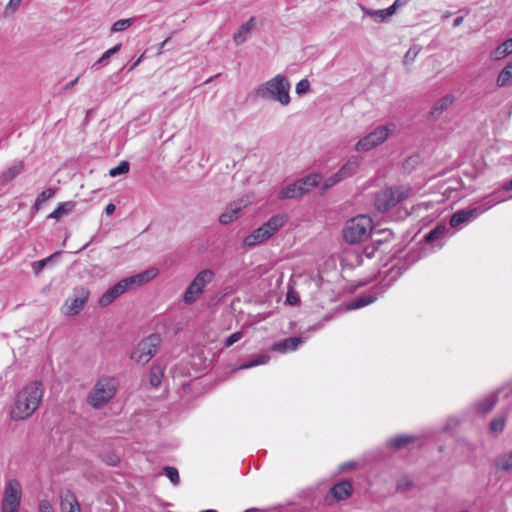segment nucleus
Listing matches in <instances>:
<instances>
[{"instance_id":"nucleus-62","label":"nucleus","mask_w":512,"mask_h":512,"mask_svg":"<svg viewBox=\"0 0 512 512\" xmlns=\"http://www.w3.org/2000/svg\"><path fill=\"white\" fill-rule=\"evenodd\" d=\"M510 40H512V37L510 38Z\"/></svg>"},{"instance_id":"nucleus-37","label":"nucleus","mask_w":512,"mask_h":512,"mask_svg":"<svg viewBox=\"0 0 512 512\" xmlns=\"http://www.w3.org/2000/svg\"><path fill=\"white\" fill-rule=\"evenodd\" d=\"M269 360H270V357L268 355L262 354V355L257 356L255 359H253L245 364H242L238 369L243 370V369H249V368H252V367H255L258 365H263V364L268 363Z\"/></svg>"},{"instance_id":"nucleus-1","label":"nucleus","mask_w":512,"mask_h":512,"mask_svg":"<svg viewBox=\"0 0 512 512\" xmlns=\"http://www.w3.org/2000/svg\"><path fill=\"white\" fill-rule=\"evenodd\" d=\"M43 398L42 383L34 381L25 386L17 395L10 410L11 418L24 420L39 407Z\"/></svg>"},{"instance_id":"nucleus-34","label":"nucleus","mask_w":512,"mask_h":512,"mask_svg":"<svg viewBox=\"0 0 512 512\" xmlns=\"http://www.w3.org/2000/svg\"><path fill=\"white\" fill-rule=\"evenodd\" d=\"M416 438L413 436L400 435L394 438H391L388 444L394 448H402L407 444L413 442Z\"/></svg>"},{"instance_id":"nucleus-20","label":"nucleus","mask_w":512,"mask_h":512,"mask_svg":"<svg viewBox=\"0 0 512 512\" xmlns=\"http://www.w3.org/2000/svg\"><path fill=\"white\" fill-rule=\"evenodd\" d=\"M398 1L399 0H396L393 5H391L390 7L386 8V9H381V10L364 9V12L366 15L370 16L377 22H383L395 13Z\"/></svg>"},{"instance_id":"nucleus-13","label":"nucleus","mask_w":512,"mask_h":512,"mask_svg":"<svg viewBox=\"0 0 512 512\" xmlns=\"http://www.w3.org/2000/svg\"><path fill=\"white\" fill-rule=\"evenodd\" d=\"M158 274V270L156 268H150L146 271H143L139 274L133 275L131 277L125 278L124 281L127 283L128 289L133 287L141 286L153 278H155Z\"/></svg>"},{"instance_id":"nucleus-16","label":"nucleus","mask_w":512,"mask_h":512,"mask_svg":"<svg viewBox=\"0 0 512 512\" xmlns=\"http://www.w3.org/2000/svg\"><path fill=\"white\" fill-rule=\"evenodd\" d=\"M256 26L255 17H251L247 22L242 24L238 31L234 34L233 40L236 45L244 43L251 35L252 31Z\"/></svg>"},{"instance_id":"nucleus-50","label":"nucleus","mask_w":512,"mask_h":512,"mask_svg":"<svg viewBox=\"0 0 512 512\" xmlns=\"http://www.w3.org/2000/svg\"><path fill=\"white\" fill-rule=\"evenodd\" d=\"M150 383L152 386L157 387L161 383V378L156 373H152L150 376Z\"/></svg>"},{"instance_id":"nucleus-49","label":"nucleus","mask_w":512,"mask_h":512,"mask_svg":"<svg viewBox=\"0 0 512 512\" xmlns=\"http://www.w3.org/2000/svg\"><path fill=\"white\" fill-rule=\"evenodd\" d=\"M21 0H10L6 6V11L14 12L20 5Z\"/></svg>"},{"instance_id":"nucleus-54","label":"nucleus","mask_w":512,"mask_h":512,"mask_svg":"<svg viewBox=\"0 0 512 512\" xmlns=\"http://www.w3.org/2000/svg\"><path fill=\"white\" fill-rule=\"evenodd\" d=\"M464 18L462 16H458L454 19L453 26L458 27L463 23Z\"/></svg>"},{"instance_id":"nucleus-18","label":"nucleus","mask_w":512,"mask_h":512,"mask_svg":"<svg viewBox=\"0 0 512 512\" xmlns=\"http://www.w3.org/2000/svg\"><path fill=\"white\" fill-rule=\"evenodd\" d=\"M61 512H81L80 504L76 496L66 491L61 495Z\"/></svg>"},{"instance_id":"nucleus-33","label":"nucleus","mask_w":512,"mask_h":512,"mask_svg":"<svg viewBox=\"0 0 512 512\" xmlns=\"http://www.w3.org/2000/svg\"><path fill=\"white\" fill-rule=\"evenodd\" d=\"M506 422V415L504 413L498 414L490 423V431L498 434L503 431Z\"/></svg>"},{"instance_id":"nucleus-45","label":"nucleus","mask_w":512,"mask_h":512,"mask_svg":"<svg viewBox=\"0 0 512 512\" xmlns=\"http://www.w3.org/2000/svg\"><path fill=\"white\" fill-rule=\"evenodd\" d=\"M310 88V83L307 79H302L296 85V93L301 95L306 93Z\"/></svg>"},{"instance_id":"nucleus-55","label":"nucleus","mask_w":512,"mask_h":512,"mask_svg":"<svg viewBox=\"0 0 512 512\" xmlns=\"http://www.w3.org/2000/svg\"><path fill=\"white\" fill-rule=\"evenodd\" d=\"M79 80V77H77L76 79H74L73 81H71L70 83H68L66 86H65V89H70L72 88Z\"/></svg>"},{"instance_id":"nucleus-31","label":"nucleus","mask_w":512,"mask_h":512,"mask_svg":"<svg viewBox=\"0 0 512 512\" xmlns=\"http://www.w3.org/2000/svg\"><path fill=\"white\" fill-rule=\"evenodd\" d=\"M497 402V396L495 394L485 397L477 404L478 412L486 414L490 412Z\"/></svg>"},{"instance_id":"nucleus-28","label":"nucleus","mask_w":512,"mask_h":512,"mask_svg":"<svg viewBox=\"0 0 512 512\" xmlns=\"http://www.w3.org/2000/svg\"><path fill=\"white\" fill-rule=\"evenodd\" d=\"M511 53H512V40L507 39L491 53V56L494 60H501Z\"/></svg>"},{"instance_id":"nucleus-14","label":"nucleus","mask_w":512,"mask_h":512,"mask_svg":"<svg viewBox=\"0 0 512 512\" xmlns=\"http://www.w3.org/2000/svg\"><path fill=\"white\" fill-rule=\"evenodd\" d=\"M288 217L286 214H277L272 216L261 227L266 234L271 238L278 230H280L287 222Z\"/></svg>"},{"instance_id":"nucleus-21","label":"nucleus","mask_w":512,"mask_h":512,"mask_svg":"<svg viewBox=\"0 0 512 512\" xmlns=\"http://www.w3.org/2000/svg\"><path fill=\"white\" fill-rule=\"evenodd\" d=\"M270 237L266 234L262 227L255 229L251 234L246 236L243 240V244L246 247H255L258 244L263 243Z\"/></svg>"},{"instance_id":"nucleus-40","label":"nucleus","mask_w":512,"mask_h":512,"mask_svg":"<svg viewBox=\"0 0 512 512\" xmlns=\"http://www.w3.org/2000/svg\"><path fill=\"white\" fill-rule=\"evenodd\" d=\"M420 51L421 47L419 45L411 46L404 56V64L409 65L413 63Z\"/></svg>"},{"instance_id":"nucleus-23","label":"nucleus","mask_w":512,"mask_h":512,"mask_svg":"<svg viewBox=\"0 0 512 512\" xmlns=\"http://www.w3.org/2000/svg\"><path fill=\"white\" fill-rule=\"evenodd\" d=\"M361 160L359 157L352 156L347 160V162L339 169L340 174L344 177V179L351 177L354 175L359 167Z\"/></svg>"},{"instance_id":"nucleus-3","label":"nucleus","mask_w":512,"mask_h":512,"mask_svg":"<svg viewBox=\"0 0 512 512\" xmlns=\"http://www.w3.org/2000/svg\"><path fill=\"white\" fill-rule=\"evenodd\" d=\"M372 228V220L368 215H358L346 222L342 231L343 239L349 244L363 242L369 238Z\"/></svg>"},{"instance_id":"nucleus-12","label":"nucleus","mask_w":512,"mask_h":512,"mask_svg":"<svg viewBox=\"0 0 512 512\" xmlns=\"http://www.w3.org/2000/svg\"><path fill=\"white\" fill-rule=\"evenodd\" d=\"M128 289L127 283H125L124 279L119 281L113 287L109 288L99 299V305L101 307H106L110 305L115 299H117L120 295L125 293Z\"/></svg>"},{"instance_id":"nucleus-58","label":"nucleus","mask_w":512,"mask_h":512,"mask_svg":"<svg viewBox=\"0 0 512 512\" xmlns=\"http://www.w3.org/2000/svg\"><path fill=\"white\" fill-rule=\"evenodd\" d=\"M169 40H170V38H167V39H165V40L160 44V50H161V49H163V48L166 46V44L169 42Z\"/></svg>"},{"instance_id":"nucleus-17","label":"nucleus","mask_w":512,"mask_h":512,"mask_svg":"<svg viewBox=\"0 0 512 512\" xmlns=\"http://www.w3.org/2000/svg\"><path fill=\"white\" fill-rule=\"evenodd\" d=\"M245 205L241 203H231L226 210L220 215L219 222L223 225H228L236 220Z\"/></svg>"},{"instance_id":"nucleus-60","label":"nucleus","mask_w":512,"mask_h":512,"mask_svg":"<svg viewBox=\"0 0 512 512\" xmlns=\"http://www.w3.org/2000/svg\"><path fill=\"white\" fill-rule=\"evenodd\" d=\"M316 329V326H312L309 328V330H315Z\"/></svg>"},{"instance_id":"nucleus-42","label":"nucleus","mask_w":512,"mask_h":512,"mask_svg":"<svg viewBox=\"0 0 512 512\" xmlns=\"http://www.w3.org/2000/svg\"><path fill=\"white\" fill-rule=\"evenodd\" d=\"M163 472L174 485L179 484V482H180L179 472L175 467L165 466L163 468Z\"/></svg>"},{"instance_id":"nucleus-24","label":"nucleus","mask_w":512,"mask_h":512,"mask_svg":"<svg viewBox=\"0 0 512 512\" xmlns=\"http://www.w3.org/2000/svg\"><path fill=\"white\" fill-rule=\"evenodd\" d=\"M303 194H305L303 188H301L299 182L296 181V182H294L292 184H289L286 187H284L281 190V192L279 194V197L281 199H291V198L300 197Z\"/></svg>"},{"instance_id":"nucleus-41","label":"nucleus","mask_w":512,"mask_h":512,"mask_svg":"<svg viewBox=\"0 0 512 512\" xmlns=\"http://www.w3.org/2000/svg\"><path fill=\"white\" fill-rule=\"evenodd\" d=\"M342 180H344V177L342 176V174H340V171L338 170V172L331 175L330 177H328L325 180L323 187H322L323 192L328 190L329 188L335 186L337 183L341 182Z\"/></svg>"},{"instance_id":"nucleus-6","label":"nucleus","mask_w":512,"mask_h":512,"mask_svg":"<svg viewBox=\"0 0 512 512\" xmlns=\"http://www.w3.org/2000/svg\"><path fill=\"white\" fill-rule=\"evenodd\" d=\"M215 278V273L211 269H204L200 271L191 283L186 288L183 301L187 305H191L197 301V299L204 292L205 287L213 281Z\"/></svg>"},{"instance_id":"nucleus-51","label":"nucleus","mask_w":512,"mask_h":512,"mask_svg":"<svg viewBox=\"0 0 512 512\" xmlns=\"http://www.w3.org/2000/svg\"><path fill=\"white\" fill-rule=\"evenodd\" d=\"M105 461L108 465L115 466L118 464L119 458L117 456L113 455V456H109Z\"/></svg>"},{"instance_id":"nucleus-47","label":"nucleus","mask_w":512,"mask_h":512,"mask_svg":"<svg viewBox=\"0 0 512 512\" xmlns=\"http://www.w3.org/2000/svg\"><path fill=\"white\" fill-rule=\"evenodd\" d=\"M39 512H55L48 500H42L39 503Z\"/></svg>"},{"instance_id":"nucleus-2","label":"nucleus","mask_w":512,"mask_h":512,"mask_svg":"<svg viewBox=\"0 0 512 512\" xmlns=\"http://www.w3.org/2000/svg\"><path fill=\"white\" fill-rule=\"evenodd\" d=\"M290 84L281 74L276 75L256 89V94L262 99L277 101L286 106L290 103Z\"/></svg>"},{"instance_id":"nucleus-9","label":"nucleus","mask_w":512,"mask_h":512,"mask_svg":"<svg viewBox=\"0 0 512 512\" xmlns=\"http://www.w3.org/2000/svg\"><path fill=\"white\" fill-rule=\"evenodd\" d=\"M395 125L388 124L378 126L365 137L361 138L355 145L357 151H369L372 148L382 144L388 136L394 131Z\"/></svg>"},{"instance_id":"nucleus-11","label":"nucleus","mask_w":512,"mask_h":512,"mask_svg":"<svg viewBox=\"0 0 512 512\" xmlns=\"http://www.w3.org/2000/svg\"><path fill=\"white\" fill-rule=\"evenodd\" d=\"M494 205H495L494 202H487V205L483 208L475 207V208L458 210L457 212H455L452 215V217L450 219V225L453 228H460L462 225L475 220L483 212L490 209Z\"/></svg>"},{"instance_id":"nucleus-39","label":"nucleus","mask_w":512,"mask_h":512,"mask_svg":"<svg viewBox=\"0 0 512 512\" xmlns=\"http://www.w3.org/2000/svg\"><path fill=\"white\" fill-rule=\"evenodd\" d=\"M133 22H134L133 18H126V19L117 20L112 25L111 31L114 32V33L124 31L127 28H129L133 24Z\"/></svg>"},{"instance_id":"nucleus-57","label":"nucleus","mask_w":512,"mask_h":512,"mask_svg":"<svg viewBox=\"0 0 512 512\" xmlns=\"http://www.w3.org/2000/svg\"><path fill=\"white\" fill-rule=\"evenodd\" d=\"M504 189L507 191L512 190V179L504 185Z\"/></svg>"},{"instance_id":"nucleus-59","label":"nucleus","mask_w":512,"mask_h":512,"mask_svg":"<svg viewBox=\"0 0 512 512\" xmlns=\"http://www.w3.org/2000/svg\"><path fill=\"white\" fill-rule=\"evenodd\" d=\"M202 512H217L216 510H204Z\"/></svg>"},{"instance_id":"nucleus-43","label":"nucleus","mask_w":512,"mask_h":512,"mask_svg":"<svg viewBox=\"0 0 512 512\" xmlns=\"http://www.w3.org/2000/svg\"><path fill=\"white\" fill-rule=\"evenodd\" d=\"M59 255V252L39 261L32 263V269L36 274H39L55 256Z\"/></svg>"},{"instance_id":"nucleus-25","label":"nucleus","mask_w":512,"mask_h":512,"mask_svg":"<svg viewBox=\"0 0 512 512\" xmlns=\"http://www.w3.org/2000/svg\"><path fill=\"white\" fill-rule=\"evenodd\" d=\"M76 206V203L73 201H66L59 203L57 208L49 214L48 218L59 220L63 216L70 214Z\"/></svg>"},{"instance_id":"nucleus-19","label":"nucleus","mask_w":512,"mask_h":512,"mask_svg":"<svg viewBox=\"0 0 512 512\" xmlns=\"http://www.w3.org/2000/svg\"><path fill=\"white\" fill-rule=\"evenodd\" d=\"M353 487L351 482L345 480L335 484L331 488V494L337 500H345L352 494Z\"/></svg>"},{"instance_id":"nucleus-32","label":"nucleus","mask_w":512,"mask_h":512,"mask_svg":"<svg viewBox=\"0 0 512 512\" xmlns=\"http://www.w3.org/2000/svg\"><path fill=\"white\" fill-rule=\"evenodd\" d=\"M497 468L509 472L512 470V451L499 456L496 460Z\"/></svg>"},{"instance_id":"nucleus-35","label":"nucleus","mask_w":512,"mask_h":512,"mask_svg":"<svg viewBox=\"0 0 512 512\" xmlns=\"http://www.w3.org/2000/svg\"><path fill=\"white\" fill-rule=\"evenodd\" d=\"M55 195V190L52 188H47L42 191L36 198L34 203V209L38 211L43 203L47 200L51 199Z\"/></svg>"},{"instance_id":"nucleus-44","label":"nucleus","mask_w":512,"mask_h":512,"mask_svg":"<svg viewBox=\"0 0 512 512\" xmlns=\"http://www.w3.org/2000/svg\"><path fill=\"white\" fill-rule=\"evenodd\" d=\"M129 171V163L127 161H121L118 166L110 169L109 175L116 177L121 174H125Z\"/></svg>"},{"instance_id":"nucleus-38","label":"nucleus","mask_w":512,"mask_h":512,"mask_svg":"<svg viewBox=\"0 0 512 512\" xmlns=\"http://www.w3.org/2000/svg\"><path fill=\"white\" fill-rule=\"evenodd\" d=\"M376 296H373V295H369V296H362V297H359L358 299H356L351 305H350V308L351 309H358V308H362V307H365L371 303H373L375 300H376Z\"/></svg>"},{"instance_id":"nucleus-26","label":"nucleus","mask_w":512,"mask_h":512,"mask_svg":"<svg viewBox=\"0 0 512 512\" xmlns=\"http://www.w3.org/2000/svg\"><path fill=\"white\" fill-rule=\"evenodd\" d=\"M455 98L451 94H447L444 97H442L440 100H438L435 105L433 106L431 110L432 116L436 117L439 116L443 111H445L452 103L454 102Z\"/></svg>"},{"instance_id":"nucleus-27","label":"nucleus","mask_w":512,"mask_h":512,"mask_svg":"<svg viewBox=\"0 0 512 512\" xmlns=\"http://www.w3.org/2000/svg\"><path fill=\"white\" fill-rule=\"evenodd\" d=\"M496 84L498 87H506L512 84V61L501 70Z\"/></svg>"},{"instance_id":"nucleus-22","label":"nucleus","mask_w":512,"mask_h":512,"mask_svg":"<svg viewBox=\"0 0 512 512\" xmlns=\"http://www.w3.org/2000/svg\"><path fill=\"white\" fill-rule=\"evenodd\" d=\"M24 170L23 162L18 161L0 174V184L5 185L21 174Z\"/></svg>"},{"instance_id":"nucleus-56","label":"nucleus","mask_w":512,"mask_h":512,"mask_svg":"<svg viewBox=\"0 0 512 512\" xmlns=\"http://www.w3.org/2000/svg\"><path fill=\"white\" fill-rule=\"evenodd\" d=\"M142 58H143V55H142L140 58H138V59H137V60L132 64V66L130 67V70H132V69H134L136 66H138V65H139V63L141 62Z\"/></svg>"},{"instance_id":"nucleus-7","label":"nucleus","mask_w":512,"mask_h":512,"mask_svg":"<svg viewBox=\"0 0 512 512\" xmlns=\"http://www.w3.org/2000/svg\"><path fill=\"white\" fill-rule=\"evenodd\" d=\"M161 344V337L158 334H151L143 339L131 353V359L138 364H146L156 354Z\"/></svg>"},{"instance_id":"nucleus-15","label":"nucleus","mask_w":512,"mask_h":512,"mask_svg":"<svg viewBox=\"0 0 512 512\" xmlns=\"http://www.w3.org/2000/svg\"><path fill=\"white\" fill-rule=\"evenodd\" d=\"M303 342L304 340L300 337H288L280 342L274 343L270 349L272 351L286 353L296 350Z\"/></svg>"},{"instance_id":"nucleus-46","label":"nucleus","mask_w":512,"mask_h":512,"mask_svg":"<svg viewBox=\"0 0 512 512\" xmlns=\"http://www.w3.org/2000/svg\"><path fill=\"white\" fill-rule=\"evenodd\" d=\"M243 337V333L241 331H237L233 334H231L226 340H225V347H230L234 343L238 342Z\"/></svg>"},{"instance_id":"nucleus-8","label":"nucleus","mask_w":512,"mask_h":512,"mask_svg":"<svg viewBox=\"0 0 512 512\" xmlns=\"http://www.w3.org/2000/svg\"><path fill=\"white\" fill-rule=\"evenodd\" d=\"M21 497L22 490L19 481L16 479L6 481L1 512H19Z\"/></svg>"},{"instance_id":"nucleus-53","label":"nucleus","mask_w":512,"mask_h":512,"mask_svg":"<svg viewBox=\"0 0 512 512\" xmlns=\"http://www.w3.org/2000/svg\"><path fill=\"white\" fill-rule=\"evenodd\" d=\"M355 467V462H346L341 466L342 470H351Z\"/></svg>"},{"instance_id":"nucleus-48","label":"nucleus","mask_w":512,"mask_h":512,"mask_svg":"<svg viewBox=\"0 0 512 512\" xmlns=\"http://www.w3.org/2000/svg\"><path fill=\"white\" fill-rule=\"evenodd\" d=\"M286 301L291 305H296L299 302V297L295 292L289 291L287 293Z\"/></svg>"},{"instance_id":"nucleus-4","label":"nucleus","mask_w":512,"mask_h":512,"mask_svg":"<svg viewBox=\"0 0 512 512\" xmlns=\"http://www.w3.org/2000/svg\"><path fill=\"white\" fill-rule=\"evenodd\" d=\"M117 391V382L114 378L100 379L88 396V403L94 408H101L108 403Z\"/></svg>"},{"instance_id":"nucleus-36","label":"nucleus","mask_w":512,"mask_h":512,"mask_svg":"<svg viewBox=\"0 0 512 512\" xmlns=\"http://www.w3.org/2000/svg\"><path fill=\"white\" fill-rule=\"evenodd\" d=\"M446 232V227L444 225H439L431 230L426 236L425 239L428 243H434L440 240Z\"/></svg>"},{"instance_id":"nucleus-5","label":"nucleus","mask_w":512,"mask_h":512,"mask_svg":"<svg viewBox=\"0 0 512 512\" xmlns=\"http://www.w3.org/2000/svg\"><path fill=\"white\" fill-rule=\"evenodd\" d=\"M409 193V188H384L375 195V207L380 212H386L406 199Z\"/></svg>"},{"instance_id":"nucleus-30","label":"nucleus","mask_w":512,"mask_h":512,"mask_svg":"<svg viewBox=\"0 0 512 512\" xmlns=\"http://www.w3.org/2000/svg\"><path fill=\"white\" fill-rule=\"evenodd\" d=\"M298 182L301 188H303L304 193H307L320 183V176L318 174H310L302 179H299Z\"/></svg>"},{"instance_id":"nucleus-10","label":"nucleus","mask_w":512,"mask_h":512,"mask_svg":"<svg viewBox=\"0 0 512 512\" xmlns=\"http://www.w3.org/2000/svg\"><path fill=\"white\" fill-rule=\"evenodd\" d=\"M89 296L90 291L87 287L76 286L72 296L65 301L63 313L69 316L77 315L86 305Z\"/></svg>"},{"instance_id":"nucleus-29","label":"nucleus","mask_w":512,"mask_h":512,"mask_svg":"<svg viewBox=\"0 0 512 512\" xmlns=\"http://www.w3.org/2000/svg\"><path fill=\"white\" fill-rule=\"evenodd\" d=\"M121 49V43L116 44L114 47L108 49L103 55L92 65V68L98 70L102 65H106L109 59Z\"/></svg>"},{"instance_id":"nucleus-52","label":"nucleus","mask_w":512,"mask_h":512,"mask_svg":"<svg viewBox=\"0 0 512 512\" xmlns=\"http://www.w3.org/2000/svg\"><path fill=\"white\" fill-rule=\"evenodd\" d=\"M115 211V205L112 204V203H109L106 207H105V213L106 215H112Z\"/></svg>"},{"instance_id":"nucleus-61","label":"nucleus","mask_w":512,"mask_h":512,"mask_svg":"<svg viewBox=\"0 0 512 512\" xmlns=\"http://www.w3.org/2000/svg\"><path fill=\"white\" fill-rule=\"evenodd\" d=\"M461 512H467V511H461Z\"/></svg>"}]
</instances>
